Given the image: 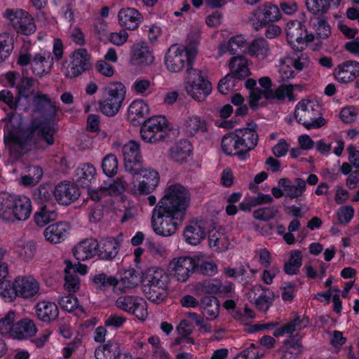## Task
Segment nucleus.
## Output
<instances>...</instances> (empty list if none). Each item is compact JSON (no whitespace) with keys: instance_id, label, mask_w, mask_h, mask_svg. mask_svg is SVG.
<instances>
[{"instance_id":"obj_15","label":"nucleus","mask_w":359,"mask_h":359,"mask_svg":"<svg viewBox=\"0 0 359 359\" xmlns=\"http://www.w3.org/2000/svg\"><path fill=\"white\" fill-rule=\"evenodd\" d=\"M248 299L253 302L256 308L266 313L274 301V295L269 288L261 285L253 286L247 293Z\"/></svg>"},{"instance_id":"obj_20","label":"nucleus","mask_w":359,"mask_h":359,"mask_svg":"<svg viewBox=\"0 0 359 359\" xmlns=\"http://www.w3.org/2000/svg\"><path fill=\"white\" fill-rule=\"evenodd\" d=\"M18 296L25 299L35 296L39 290V283L33 276H18L15 279Z\"/></svg>"},{"instance_id":"obj_31","label":"nucleus","mask_w":359,"mask_h":359,"mask_svg":"<svg viewBox=\"0 0 359 359\" xmlns=\"http://www.w3.org/2000/svg\"><path fill=\"white\" fill-rule=\"evenodd\" d=\"M36 330L33 320L24 318L13 325L11 337L18 339L31 337L36 333Z\"/></svg>"},{"instance_id":"obj_14","label":"nucleus","mask_w":359,"mask_h":359,"mask_svg":"<svg viewBox=\"0 0 359 359\" xmlns=\"http://www.w3.org/2000/svg\"><path fill=\"white\" fill-rule=\"evenodd\" d=\"M130 174L134 176L140 175L143 177V180L132 189V193L136 196L150 194L159 183L158 172L151 168L143 169L141 165L137 172Z\"/></svg>"},{"instance_id":"obj_34","label":"nucleus","mask_w":359,"mask_h":359,"mask_svg":"<svg viewBox=\"0 0 359 359\" xmlns=\"http://www.w3.org/2000/svg\"><path fill=\"white\" fill-rule=\"evenodd\" d=\"M96 359H118L121 357L119 344L110 340L106 344L98 346L95 351Z\"/></svg>"},{"instance_id":"obj_22","label":"nucleus","mask_w":359,"mask_h":359,"mask_svg":"<svg viewBox=\"0 0 359 359\" xmlns=\"http://www.w3.org/2000/svg\"><path fill=\"white\" fill-rule=\"evenodd\" d=\"M32 212V202L26 196H13V223L27 219Z\"/></svg>"},{"instance_id":"obj_47","label":"nucleus","mask_w":359,"mask_h":359,"mask_svg":"<svg viewBox=\"0 0 359 359\" xmlns=\"http://www.w3.org/2000/svg\"><path fill=\"white\" fill-rule=\"evenodd\" d=\"M14 28L18 33L28 36L35 32L36 25L32 15L25 11L19 20L15 22Z\"/></svg>"},{"instance_id":"obj_2","label":"nucleus","mask_w":359,"mask_h":359,"mask_svg":"<svg viewBox=\"0 0 359 359\" xmlns=\"http://www.w3.org/2000/svg\"><path fill=\"white\" fill-rule=\"evenodd\" d=\"M184 217L185 215L156 205L152 212L151 226L156 234L170 236L177 232Z\"/></svg>"},{"instance_id":"obj_62","label":"nucleus","mask_w":359,"mask_h":359,"mask_svg":"<svg viewBox=\"0 0 359 359\" xmlns=\"http://www.w3.org/2000/svg\"><path fill=\"white\" fill-rule=\"evenodd\" d=\"M130 313L134 314L139 320H144L148 315L147 302L139 297Z\"/></svg>"},{"instance_id":"obj_59","label":"nucleus","mask_w":359,"mask_h":359,"mask_svg":"<svg viewBox=\"0 0 359 359\" xmlns=\"http://www.w3.org/2000/svg\"><path fill=\"white\" fill-rule=\"evenodd\" d=\"M138 298L137 296H121L116 299L115 305L119 309L130 313Z\"/></svg>"},{"instance_id":"obj_40","label":"nucleus","mask_w":359,"mask_h":359,"mask_svg":"<svg viewBox=\"0 0 359 359\" xmlns=\"http://www.w3.org/2000/svg\"><path fill=\"white\" fill-rule=\"evenodd\" d=\"M168 286L144 284L142 291L146 297L152 302L160 304L167 297Z\"/></svg>"},{"instance_id":"obj_12","label":"nucleus","mask_w":359,"mask_h":359,"mask_svg":"<svg viewBox=\"0 0 359 359\" xmlns=\"http://www.w3.org/2000/svg\"><path fill=\"white\" fill-rule=\"evenodd\" d=\"M70 57L71 62L66 73L67 77H77L92 67L91 56L86 48L75 50Z\"/></svg>"},{"instance_id":"obj_21","label":"nucleus","mask_w":359,"mask_h":359,"mask_svg":"<svg viewBox=\"0 0 359 359\" xmlns=\"http://www.w3.org/2000/svg\"><path fill=\"white\" fill-rule=\"evenodd\" d=\"M154 60L152 50L147 43L140 41L133 46L130 62L134 65H149Z\"/></svg>"},{"instance_id":"obj_61","label":"nucleus","mask_w":359,"mask_h":359,"mask_svg":"<svg viewBox=\"0 0 359 359\" xmlns=\"http://www.w3.org/2000/svg\"><path fill=\"white\" fill-rule=\"evenodd\" d=\"M36 248L33 242H27L19 246L18 254L25 261L32 259L35 255Z\"/></svg>"},{"instance_id":"obj_11","label":"nucleus","mask_w":359,"mask_h":359,"mask_svg":"<svg viewBox=\"0 0 359 359\" xmlns=\"http://www.w3.org/2000/svg\"><path fill=\"white\" fill-rule=\"evenodd\" d=\"M280 18L279 8L271 4H265L258 6L252 12L250 21L253 27L259 30L268 23L278 20Z\"/></svg>"},{"instance_id":"obj_38","label":"nucleus","mask_w":359,"mask_h":359,"mask_svg":"<svg viewBox=\"0 0 359 359\" xmlns=\"http://www.w3.org/2000/svg\"><path fill=\"white\" fill-rule=\"evenodd\" d=\"M341 0H306L308 11L313 15L322 16L327 13L331 6L337 7Z\"/></svg>"},{"instance_id":"obj_46","label":"nucleus","mask_w":359,"mask_h":359,"mask_svg":"<svg viewBox=\"0 0 359 359\" xmlns=\"http://www.w3.org/2000/svg\"><path fill=\"white\" fill-rule=\"evenodd\" d=\"M65 273V287L69 292H76L79 290L80 286V280L78 275L76 273L74 267L69 261H66Z\"/></svg>"},{"instance_id":"obj_3","label":"nucleus","mask_w":359,"mask_h":359,"mask_svg":"<svg viewBox=\"0 0 359 359\" xmlns=\"http://www.w3.org/2000/svg\"><path fill=\"white\" fill-rule=\"evenodd\" d=\"M189 203V191L180 184H174L167 188L164 196L156 205L172 212L175 211V212L186 215Z\"/></svg>"},{"instance_id":"obj_63","label":"nucleus","mask_w":359,"mask_h":359,"mask_svg":"<svg viewBox=\"0 0 359 359\" xmlns=\"http://www.w3.org/2000/svg\"><path fill=\"white\" fill-rule=\"evenodd\" d=\"M236 79L231 74H226L218 83V90L223 95L229 93L233 90Z\"/></svg>"},{"instance_id":"obj_53","label":"nucleus","mask_w":359,"mask_h":359,"mask_svg":"<svg viewBox=\"0 0 359 359\" xmlns=\"http://www.w3.org/2000/svg\"><path fill=\"white\" fill-rule=\"evenodd\" d=\"M95 174V168L90 163L83 164L76 170L77 180L84 184L90 182L94 179Z\"/></svg>"},{"instance_id":"obj_26","label":"nucleus","mask_w":359,"mask_h":359,"mask_svg":"<svg viewBox=\"0 0 359 359\" xmlns=\"http://www.w3.org/2000/svg\"><path fill=\"white\" fill-rule=\"evenodd\" d=\"M118 19L121 27H124L130 30H135L141 22L142 16L135 8H125L119 11Z\"/></svg>"},{"instance_id":"obj_39","label":"nucleus","mask_w":359,"mask_h":359,"mask_svg":"<svg viewBox=\"0 0 359 359\" xmlns=\"http://www.w3.org/2000/svg\"><path fill=\"white\" fill-rule=\"evenodd\" d=\"M144 284L168 286V277L163 269L151 267L146 271L143 279Z\"/></svg>"},{"instance_id":"obj_18","label":"nucleus","mask_w":359,"mask_h":359,"mask_svg":"<svg viewBox=\"0 0 359 359\" xmlns=\"http://www.w3.org/2000/svg\"><path fill=\"white\" fill-rule=\"evenodd\" d=\"M53 194L59 203L67 205L78 199L80 190L77 185L65 182L58 184L54 188Z\"/></svg>"},{"instance_id":"obj_50","label":"nucleus","mask_w":359,"mask_h":359,"mask_svg":"<svg viewBox=\"0 0 359 359\" xmlns=\"http://www.w3.org/2000/svg\"><path fill=\"white\" fill-rule=\"evenodd\" d=\"M279 214V207L270 205L256 209L252 212L253 217L259 221L268 222L275 219Z\"/></svg>"},{"instance_id":"obj_13","label":"nucleus","mask_w":359,"mask_h":359,"mask_svg":"<svg viewBox=\"0 0 359 359\" xmlns=\"http://www.w3.org/2000/svg\"><path fill=\"white\" fill-rule=\"evenodd\" d=\"M125 169L129 173L137 172L143 160L140 142L130 140L122 147Z\"/></svg>"},{"instance_id":"obj_37","label":"nucleus","mask_w":359,"mask_h":359,"mask_svg":"<svg viewBox=\"0 0 359 359\" xmlns=\"http://www.w3.org/2000/svg\"><path fill=\"white\" fill-rule=\"evenodd\" d=\"M184 130L187 136H194L200 133H205L208 131L207 123L198 116H191L185 120Z\"/></svg>"},{"instance_id":"obj_56","label":"nucleus","mask_w":359,"mask_h":359,"mask_svg":"<svg viewBox=\"0 0 359 359\" xmlns=\"http://www.w3.org/2000/svg\"><path fill=\"white\" fill-rule=\"evenodd\" d=\"M15 313L10 311L6 316L0 320V334L2 335L8 334L10 337L13 334V323L15 320Z\"/></svg>"},{"instance_id":"obj_16","label":"nucleus","mask_w":359,"mask_h":359,"mask_svg":"<svg viewBox=\"0 0 359 359\" xmlns=\"http://www.w3.org/2000/svg\"><path fill=\"white\" fill-rule=\"evenodd\" d=\"M196 260L190 257H180L173 259L169 264L171 274L178 281L185 282L196 268Z\"/></svg>"},{"instance_id":"obj_27","label":"nucleus","mask_w":359,"mask_h":359,"mask_svg":"<svg viewBox=\"0 0 359 359\" xmlns=\"http://www.w3.org/2000/svg\"><path fill=\"white\" fill-rule=\"evenodd\" d=\"M229 67L231 70L229 74L237 80H243L250 74L247 59L240 55L230 59Z\"/></svg>"},{"instance_id":"obj_8","label":"nucleus","mask_w":359,"mask_h":359,"mask_svg":"<svg viewBox=\"0 0 359 359\" xmlns=\"http://www.w3.org/2000/svg\"><path fill=\"white\" fill-rule=\"evenodd\" d=\"M294 114L297 121L307 129L319 128L325 122L320 116L319 105L310 100H301L296 105Z\"/></svg>"},{"instance_id":"obj_28","label":"nucleus","mask_w":359,"mask_h":359,"mask_svg":"<svg viewBox=\"0 0 359 359\" xmlns=\"http://www.w3.org/2000/svg\"><path fill=\"white\" fill-rule=\"evenodd\" d=\"M278 185L283 189L286 196L291 198L301 196L306 188V182L302 178H296L295 184H292L287 178H281L278 181Z\"/></svg>"},{"instance_id":"obj_36","label":"nucleus","mask_w":359,"mask_h":359,"mask_svg":"<svg viewBox=\"0 0 359 359\" xmlns=\"http://www.w3.org/2000/svg\"><path fill=\"white\" fill-rule=\"evenodd\" d=\"M67 224L66 223H55L49 225L43 232L46 239L52 243H59L65 240L67 231Z\"/></svg>"},{"instance_id":"obj_64","label":"nucleus","mask_w":359,"mask_h":359,"mask_svg":"<svg viewBox=\"0 0 359 359\" xmlns=\"http://www.w3.org/2000/svg\"><path fill=\"white\" fill-rule=\"evenodd\" d=\"M128 185L123 177H117L113 184H111L107 189L109 195H118L125 191Z\"/></svg>"},{"instance_id":"obj_42","label":"nucleus","mask_w":359,"mask_h":359,"mask_svg":"<svg viewBox=\"0 0 359 359\" xmlns=\"http://www.w3.org/2000/svg\"><path fill=\"white\" fill-rule=\"evenodd\" d=\"M299 85H280L278 88L274 90V91H264L265 99L273 100L277 99L278 100H283L286 97L290 101L294 100L293 90L294 88H299Z\"/></svg>"},{"instance_id":"obj_60","label":"nucleus","mask_w":359,"mask_h":359,"mask_svg":"<svg viewBox=\"0 0 359 359\" xmlns=\"http://www.w3.org/2000/svg\"><path fill=\"white\" fill-rule=\"evenodd\" d=\"M21 75L19 72L15 71H10L0 76V81L5 85L11 88H17L19 83L22 79Z\"/></svg>"},{"instance_id":"obj_55","label":"nucleus","mask_w":359,"mask_h":359,"mask_svg":"<svg viewBox=\"0 0 359 359\" xmlns=\"http://www.w3.org/2000/svg\"><path fill=\"white\" fill-rule=\"evenodd\" d=\"M0 296H1L6 301H13L18 296L17 290H15V281L11 283V281L4 279L0 282Z\"/></svg>"},{"instance_id":"obj_17","label":"nucleus","mask_w":359,"mask_h":359,"mask_svg":"<svg viewBox=\"0 0 359 359\" xmlns=\"http://www.w3.org/2000/svg\"><path fill=\"white\" fill-rule=\"evenodd\" d=\"M250 127L237 129V141L239 142L243 152L245 153V159L249 157V151L254 149L258 143L259 135L256 131L255 123L249 124Z\"/></svg>"},{"instance_id":"obj_44","label":"nucleus","mask_w":359,"mask_h":359,"mask_svg":"<svg viewBox=\"0 0 359 359\" xmlns=\"http://www.w3.org/2000/svg\"><path fill=\"white\" fill-rule=\"evenodd\" d=\"M191 144L187 140H181L170 149L171 158L178 163L187 161L191 152Z\"/></svg>"},{"instance_id":"obj_7","label":"nucleus","mask_w":359,"mask_h":359,"mask_svg":"<svg viewBox=\"0 0 359 359\" xmlns=\"http://www.w3.org/2000/svg\"><path fill=\"white\" fill-rule=\"evenodd\" d=\"M53 58L51 54L46 50L31 53L22 50L17 60V64L25 67L30 65L32 73L37 76H43L51 70Z\"/></svg>"},{"instance_id":"obj_10","label":"nucleus","mask_w":359,"mask_h":359,"mask_svg":"<svg viewBox=\"0 0 359 359\" xmlns=\"http://www.w3.org/2000/svg\"><path fill=\"white\" fill-rule=\"evenodd\" d=\"M285 32L288 43L295 49L296 43L299 46L301 49L306 45L308 42L314 40L313 34H308L305 25L299 20H292L287 23Z\"/></svg>"},{"instance_id":"obj_49","label":"nucleus","mask_w":359,"mask_h":359,"mask_svg":"<svg viewBox=\"0 0 359 359\" xmlns=\"http://www.w3.org/2000/svg\"><path fill=\"white\" fill-rule=\"evenodd\" d=\"M13 196H0V217L8 222L13 223Z\"/></svg>"},{"instance_id":"obj_5","label":"nucleus","mask_w":359,"mask_h":359,"mask_svg":"<svg viewBox=\"0 0 359 359\" xmlns=\"http://www.w3.org/2000/svg\"><path fill=\"white\" fill-rule=\"evenodd\" d=\"M126 93V87L120 82L108 85L103 90V99L98 102L100 111L108 116L116 115L122 106Z\"/></svg>"},{"instance_id":"obj_43","label":"nucleus","mask_w":359,"mask_h":359,"mask_svg":"<svg viewBox=\"0 0 359 359\" xmlns=\"http://www.w3.org/2000/svg\"><path fill=\"white\" fill-rule=\"evenodd\" d=\"M270 48L269 43L263 37L254 39L248 47L250 55L264 60L269 54Z\"/></svg>"},{"instance_id":"obj_25","label":"nucleus","mask_w":359,"mask_h":359,"mask_svg":"<svg viewBox=\"0 0 359 359\" xmlns=\"http://www.w3.org/2000/svg\"><path fill=\"white\" fill-rule=\"evenodd\" d=\"M99 247L97 240L87 238L78 243L74 249V255L78 261H85L97 255Z\"/></svg>"},{"instance_id":"obj_35","label":"nucleus","mask_w":359,"mask_h":359,"mask_svg":"<svg viewBox=\"0 0 359 359\" xmlns=\"http://www.w3.org/2000/svg\"><path fill=\"white\" fill-rule=\"evenodd\" d=\"M149 108L148 104L142 100H134L128 108V118L132 122L137 121L138 123L146 120L149 115Z\"/></svg>"},{"instance_id":"obj_30","label":"nucleus","mask_w":359,"mask_h":359,"mask_svg":"<svg viewBox=\"0 0 359 359\" xmlns=\"http://www.w3.org/2000/svg\"><path fill=\"white\" fill-rule=\"evenodd\" d=\"M97 255L100 259L111 261L118 255L120 245L114 238H107L98 243Z\"/></svg>"},{"instance_id":"obj_58","label":"nucleus","mask_w":359,"mask_h":359,"mask_svg":"<svg viewBox=\"0 0 359 359\" xmlns=\"http://www.w3.org/2000/svg\"><path fill=\"white\" fill-rule=\"evenodd\" d=\"M35 80L32 77L22 76L17 87V95H32L34 90L32 88L34 85Z\"/></svg>"},{"instance_id":"obj_52","label":"nucleus","mask_w":359,"mask_h":359,"mask_svg":"<svg viewBox=\"0 0 359 359\" xmlns=\"http://www.w3.org/2000/svg\"><path fill=\"white\" fill-rule=\"evenodd\" d=\"M297 52L292 57L286 59L287 63L290 64L295 69L302 71L309 66V59L308 55L302 52L303 49L297 46Z\"/></svg>"},{"instance_id":"obj_29","label":"nucleus","mask_w":359,"mask_h":359,"mask_svg":"<svg viewBox=\"0 0 359 359\" xmlns=\"http://www.w3.org/2000/svg\"><path fill=\"white\" fill-rule=\"evenodd\" d=\"M222 149L226 155L238 156L241 160H245V153L243 152L240 143L237 141L235 131L223 137L222 140Z\"/></svg>"},{"instance_id":"obj_41","label":"nucleus","mask_w":359,"mask_h":359,"mask_svg":"<svg viewBox=\"0 0 359 359\" xmlns=\"http://www.w3.org/2000/svg\"><path fill=\"white\" fill-rule=\"evenodd\" d=\"M208 241L210 248L216 252H224L230 245L227 236L222 230L210 231Z\"/></svg>"},{"instance_id":"obj_9","label":"nucleus","mask_w":359,"mask_h":359,"mask_svg":"<svg viewBox=\"0 0 359 359\" xmlns=\"http://www.w3.org/2000/svg\"><path fill=\"white\" fill-rule=\"evenodd\" d=\"M185 90L193 99L201 102L211 93L212 84L203 76L201 70L190 68L188 70Z\"/></svg>"},{"instance_id":"obj_1","label":"nucleus","mask_w":359,"mask_h":359,"mask_svg":"<svg viewBox=\"0 0 359 359\" xmlns=\"http://www.w3.org/2000/svg\"><path fill=\"white\" fill-rule=\"evenodd\" d=\"M34 111L39 114L43 120L34 119L26 130H18L22 126L20 118L16 124L14 118L20 115L12 111L8 115V123L6 126L4 141L11 150L20 154H25L32 149H44L53 144L54 135L57 126L55 123L57 109L47 95L37 93L34 98Z\"/></svg>"},{"instance_id":"obj_45","label":"nucleus","mask_w":359,"mask_h":359,"mask_svg":"<svg viewBox=\"0 0 359 359\" xmlns=\"http://www.w3.org/2000/svg\"><path fill=\"white\" fill-rule=\"evenodd\" d=\"M57 217L55 209L48 204L43 205L40 210L34 214V220L39 226H43Z\"/></svg>"},{"instance_id":"obj_48","label":"nucleus","mask_w":359,"mask_h":359,"mask_svg":"<svg viewBox=\"0 0 359 359\" xmlns=\"http://www.w3.org/2000/svg\"><path fill=\"white\" fill-rule=\"evenodd\" d=\"M302 264V255L300 251L294 250L292 252L290 259L283 266L285 273L287 275H294L299 272Z\"/></svg>"},{"instance_id":"obj_51","label":"nucleus","mask_w":359,"mask_h":359,"mask_svg":"<svg viewBox=\"0 0 359 359\" xmlns=\"http://www.w3.org/2000/svg\"><path fill=\"white\" fill-rule=\"evenodd\" d=\"M245 39L242 35L231 37L227 43L222 44L219 47L220 54L222 52L229 51L231 55H236L238 49L245 47Z\"/></svg>"},{"instance_id":"obj_19","label":"nucleus","mask_w":359,"mask_h":359,"mask_svg":"<svg viewBox=\"0 0 359 359\" xmlns=\"http://www.w3.org/2000/svg\"><path fill=\"white\" fill-rule=\"evenodd\" d=\"M333 74L339 83H350L359 76V62L353 60L345 61L335 67Z\"/></svg>"},{"instance_id":"obj_54","label":"nucleus","mask_w":359,"mask_h":359,"mask_svg":"<svg viewBox=\"0 0 359 359\" xmlns=\"http://www.w3.org/2000/svg\"><path fill=\"white\" fill-rule=\"evenodd\" d=\"M102 168L107 176H114L118 171V160L116 156L112 154L106 155L102 160Z\"/></svg>"},{"instance_id":"obj_33","label":"nucleus","mask_w":359,"mask_h":359,"mask_svg":"<svg viewBox=\"0 0 359 359\" xmlns=\"http://www.w3.org/2000/svg\"><path fill=\"white\" fill-rule=\"evenodd\" d=\"M93 283L96 287L101 290H105L109 287H113L115 293L124 292L123 283L116 277L107 276L106 273H101L93 277Z\"/></svg>"},{"instance_id":"obj_4","label":"nucleus","mask_w":359,"mask_h":359,"mask_svg":"<svg viewBox=\"0 0 359 359\" xmlns=\"http://www.w3.org/2000/svg\"><path fill=\"white\" fill-rule=\"evenodd\" d=\"M170 131L169 123L165 116H154L142 122L140 136L147 143L157 144L168 138Z\"/></svg>"},{"instance_id":"obj_24","label":"nucleus","mask_w":359,"mask_h":359,"mask_svg":"<svg viewBox=\"0 0 359 359\" xmlns=\"http://www.w3.org/2000/svg\"><path fill=\"white\" fill-rule=\"evenodd\" d=\"M35 309L38 319L43 323H50L57 320L59 316L58 307L52 302L46 300L39 302Z\"/></svg>"},{"instance_id":"obj_32","label":"nucleus","mask_w":359,"mask_h":359,"mask_svg":"<svg viewBox=\"0 0 359 359\" xmlns=\"http://www.w3.org/2000/svg\"><path fill=\"white\" fill-rule=\"evenodd\" d=\"M219 306V302L215 297L206 296L201 300L200 309L203 317L208 320H213L218 317Z\"/></svg>"},{"instance_id":"obj_23","label":"nucleus","mask_w":359,"mask_h":359,"mask_svg":"<svg viewBox=\"0 0 359 359\" xmlns=\"http://www.w3.org/2000/svg\"><path fill=\"white\" fill-rule=\"evenodd\" d=\"M205 228L203 221H192L184 230V236L187 243L196 245L205 237Z\"/></svg>"},{"instance_id":"obj_6","label":"nucleus","mask_w":359,"mask_h":359,"mask_svg":"<svg viewBox=\"0 0 359 359\" xmlns=\"http://www.w3.org/2000/svg\"><path fill=\"white\" fill-rule=\"evenodd\" d=\"M190 52L188 53L183 46L172 44L167 50L164 63L166 69L172 73L181 72L187 67V73L190 68H194V48H189Z\"/></svg>"},{"instance_id":"obj_57","label":"nucleus","mask_w":359,"mask_h":359,"mask_svg":"<svg viewBox=\"0 0 359 359\" xmlns=\"http://www.w3.org/2000/svg\"><path fill=\"white\" fill-rule=\"evenodd\" d=\"M309 323V320L307 316L294 313L293 320L286 324L287 325V328L290 330V334H292L294 331L306 327Z\"/></svg>"}]
</instances>
